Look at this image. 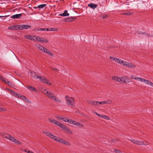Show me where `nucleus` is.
<instances>
[{"label": "nucleus", "mask_w": 153, "mask_h": 153, "mask_svg": "<svg viewBox=\"0 0 153 153\" xmlns=\"http://www.w3.org/2000/svg\"><path fill=\"white\" fill-rule=\"evenodd\" d=\"M35 46L39 50H40V48H42V46L41 45L39 44H36L35 45Z\"/></svg>", "instance_id": "ea45409f"}, {"label": "nucleus", "mask_w": 153, "mask_h": 153, "mask_svg": "<svg viewBox=\"0 0 153 153\" xmlns=\"http://www.w3.org/2000/svg\"><path fill=\"white\" fill-rule=\"evenodd\" d=\"M88 6L91 8L94 9L97 6V5L93 3H90L88 5Z\"/></svg>", "instance_id": "4be33fe9"}, {"label": "nucleus", "mask_w": 153, "mask_h": 153, "mask_svg": "<svg viewBox=\"0 0 153 153\" xmlns=\"http://www.w3.org/2000/svg\"><path fill=\"white\" fill-rule=\"evenodd\" d=\"M37 78L39 79L41 81L48 85H52V83H50L48 80L44 77L37 76Z\"/></svg>", "instance_id": "423d86ee"}, {"label": "nucleus", "mask_w": 153, "mask_h": 153, "mask_svg": "<svg viewBox=\"0 0 153 153\" xmlns=\"http://www.w3.org/2000/svg\"><path fill=\"white\" fill-rule=\"evenodd\" d=\"M137 33L139 34H142L143 35H147V34L146 33H141V32L140 33V32H137Z\"/></svg>", "instance_id": "c03bdc74"}, {"label": "nucleus", "mask_w": 153, "mask_h": 153, "mask_svg": "<svg viewBox=\"0 0 153 153\" xmlns=\"http://www.w3.org/2000/svg\"><path fill=\"white\" fill-rule=\"evenodd\" d=\"M10 141L12 142H13L15 143L16 144H18L21 145V143L18 140H17L14 137H13V136L11 137V138L10 140Z\"/></svg>", "instance_id": "a211bd4d"}, {"label": "nucleus", "mask_w": 153, "mask_h": 153, "mask_svg": "<svg viewBox=\"0 0 153 153\" xmlns=\"http://www.w3.org/2000/svg\"><path fill=\"white\" fill-rule=\"evenodd\" d=\"M50 68H51L52 70H53V71H58V70L56 68H53V67H51Z\"/></svg>", "instance_id": "37998d69"}, {"label": "nucleus", "mask_w": 153, "mask_h": 153, "mask_svg": "<svg viewBox=\"0 0 153 153\" xmlns=\"http://www.w3.org/2000/svg\"><path fill=\"white\" fill-rule=\"evenodd\" d=\"M40 91L42 93L44 94L48 97H49L52 94L50 92L47 91L46 89L44 88H42L40 90Z\"/></svg>", "instance_id": "ddd939ff"}, {"label": "nucleus", "mask_w": 153, "mask_h": 153, "mask_svg": "<svg viewBox=\"0 0 153 153\" xmlns=\"http://www.w3.org/2000/svg\"><path fill=\"white\" fill-rule=\"evenodd\" d=\"M62 120L64 122L68 123L71 124L81 128H82L84 126V125L83 124L79 123L74 120L68 119L66 118H64V119Z\"/></svg>", "instance_id": "20e7f679"}, {"label": "nucleus", "mask_w": 153, "mask_h": 153, "mask_svg": "<svg viewBox=\"0 0 153 153\" xmlns=\"http://www.w3.org/2000/svg\"><path fill=\"white\" fill-rule=\"evenodd\" d=\"M56 118L59 120H63L64 119V117H63L61 116H57Z\"/></svg>", "instance_id": "79ce46f5"}, {"label": "nucleus", "mask_w": 153, "mask_h": 153, "mask_svg": "<svg viewBox=\"0 0 153 153\" xmlns=\"http://www.w3.org/2000/svg\"><path fill=\"white\" fill-rule=\"evenodd\" d=\"M17 29L20 30H22L24 29H27L30 28L31 27L30 25H17Z\"/></svg>", "instance_id": "0eeeda50"}, {"label": "nucleus", "mask_w": 153, "mask_h": 153, "mask_svg": "<svg viewBox=\"0 0 153 153\" xmlns=\"http://www.w3.org/2000/svg\"><path fill=\"white\" fill-rule=\"evenodd\" d=\"M76 19V18L75 17H68L65 18V20L66 22H71L74 21Z\"/></svg>", "instance_id": "6ab92c4d"}, {"label": "nucleus", "mask_w": 153, "mask_h": 153, "mask_svg": "<svg viewBox=\"0 0 153 153\" xmlns=\"http://www.w3.org/2000/svg\"><path fill=\"white\" fill-rule=\"evenodd\" d=\"M48 29V31H57L58 30V29L57 28H49Z\"/></svg>", "instance_id": "7c9ffc66"}, {"label": "nucleus", "mask_w": 153, "mask_h": 153, "mask_svg": "<svg viewBox=\"0 0 153 153\" xmlns=\"http://www.w3.org/2000/svg\"><path fill=\"white\" fill-rule=\"evenodd\" d=\"M1 135L3 137L6 138L7 139L9 140H10L11 137H12V136H11L10 135L6 133H2L1 134Z\"/></svg>", "instance_id": "2eb2a0df"}, {"label": "nucleus", "mask_w": 153, "mask_h": 153, "mask_svg": "<svg viewBox=\"0 0 153 153\" xmlns=\"http://www.w3.org/2000/svg\"><path fill=\"white\" fill-rule=\"evenodd\" d=\"M39 42L44 43H48L49 42V40L45 38L40 37Z\"/></svg>", "instance_id": "f3484780"}, {"label": "nucleus", "mask_w": 153, "mask_h": 153, "mask_svg": "<svg viewBox=\"0 0 153 153\" xmlns=\"http://www.w3.org/2000/svg\"><path fill=\"white\" fill-rule=\"evenodd\" d=\"M17 25L10 26L9 27H8V29H9L11 30H18V29H17Z\"/></svg>", "instance_id": "bb28decb"}, {"label": "nucleus", "mask_w": 153, "mask_h": 153, "mask_svg": "<svg viewBox=\"0 0 153 153\" xmlns=\"http://www.w3.org/2000/svg\"><path fill=\"white\" fill-rule=\"evenodd\" d=\"M122 15H130L132 14V13L131 12H128V13H123L122 14Z\"/></svg>", "instance_id": "4c0bfd02"}, {"label": "nucleus", "mask_w": 153, "mask_h": 153, "mask_svg": "<svg viewBox=\"0 0 153 153\" xmlns=\"http://www.w3.org/2000/svg\"><path fill=\"white\" fill-rule=\"evenodd\" d=\"M114 151L117 153H121V152H120L119 150H115Z\"/></svg>", "instance_id": "a18cd8bd"}, {"label": "nucleus", "mask_w": 153, "mask_h": 153, "mask_svg": "<svg viewBox=\"0 0 153 153\" xmlns=\"http://www.w3.org/2000/svg\"><path fill=\"white\" fill-rule=\"evenodd\" d=\"M46 5V4H42L38 5V7L40 9H42L43 8L45 7Z\"/></svg>", "instance_id": "c9c22d12"}, {"label": "nucleus", "mask_w": 153, "mask_h": 153, "mask_svg": "<svg viewBox=\"0 0 153 153\" xmlns=\"http://www.w3.org/2000/svg\"><path fill=\"white\" fill-rule=\"evenodd\" d=\"M126 76L119 77L117 76H113L112 77V79L113 80L119 82L123 84H126L129 82L126 81Z\"/></svg>", "instance_id": "39448f33"}, {"label": "nucleus", "mask_w": 153, "mask_h": 153, "mask_svg": "<svg viewBox=\"0 0 153 153\" xmlns=\"http://www.w3.org/2000/svg\"><path fill=\"white\" fill-rule=\"evenodd\" d=\"M27 88L28 90L30 89L31 90L34 91H35L36 90L34 87L30 86H28Z\"/></svg>", "instance_id": "f704fd0d"}, {"label": "nucleus", "mask_w": 153, "mask_h": 153, "mask_svg": "<svg viewBox=\"0 0 153 153\" xmlns=\"http://www.w3.org/2000/svg\"><path fill=\"white\" fill-rule=\"evenodd\" d=\"M100 117L106 120H109L110 119V118L108 116L101 114Z\"/></svg>", "instance_id": "2f4dec72"}, {"label": "nucleus", "mask_w": 153, "mask_h": 153, "mask_svg": "<svg viewBox=\"0 0 153 153\" xmlns=\"http://www.w3.org/2000/svg\"><path fill=\"white\" fill-rule=\"evenodd\" d=\"M105 101V104H111L112 101L111 100H108L106 101Z\"/></svg>", "instance_id": "473e14b6"}, {"label": "nucleus", "mask_w": 153, "mask_h": 153, "mask_svg": "<svg viewBox=\"0 0 153 153\" xmlns=\"http://www.w3.org/2000/svg\"><path fill=\"white\" fill-rule=\"evenodd\" d=\"M48 120L49 122L58 126L60 123L56 120L53 118H49Z\"/></svg>", "instance_id": "dca6fc26"}, {"label": "nucleus", "mask_w": 153, "mask_h": 153, "mask_svg": "<svg viewBox=\"0 0 153 153\" xmlns=\"http://www.w3.org/2000/svg\"><path fill=\"white\" fill-rule=\"evenodd\" d=\"M130 140L133 143L139 145H147L148 143L147 142H144L143 141H138L137 140L131 139Z\"/></svg>", "instance_id": "f8f14e48"}, {"label": "nucleus", "mask_w": 153, "mask_h": 153, "mask_svg": "<svg viewBox=\"0 0 153 153\" xmlns=\"http://www.w3.org/2000/svg\"><path fill=\"white\" fill-rule=\"evenodd\" d=\"M32 37L33 35H26L24 36V37L25 38L27 39L30 40H32Z\"/></svg>", "instance_id": "c85d7f7f"}, {"label": "nucleus", "mask_w": 153, "mask_h": 153, "mask_svg": "<svg viewBox=\"0 0 153 153\" xmlns=\"http://www.w3.org/2000/svg\"><path fill=\"white\" fill-rule=\"evenodd\" d=\"M140 81L141 82H143L146 85H149L153 87V83L149 80L143 78L141 77Z\"/></svg>", "instance_id": "9b49d317"}, {"label": "nucleus", "mask_w": 153, "mask_h": 153, "mask_svg": "<svg viewBox=\"0 0 153 153\" xmlns=\"http://www.w3.org/2000/svg\"><path fill=\"white\" fill-rule=\"evenodd\" d=\"M6 89L7 91H9L10 92V93L13 96H14V95H15L16 93L14 92L13 90L8 88H6Z\"/></svg>", "instance_id": "72a5a7b5"}, {"label": "nucleus", "mask_w": 153, "mask_h": 153, "mask_svg": "<svg viewBox=\"0 0 153 153\" xmlns=\"http://www.w3.org/2000/svg\"><path fill=\"white\" fill-rule=\"evenodd\" d=\"M34 30L36 31H48V28H40L39 29H35Z\"/></svg>", "instance_id": "a878e982"}, {"label": "nucleus", "mask_w": 153, "mask_h": 153, "mask_svg": "<svg viewBox=\"0 0 153 153\" xmlns=\"http://www.w3.org/2000/svg\"><path fill=\"white\" fill-rule=\"evenodd\" d=\"M0 80L4 83L8 85L11 87H13L14 86V85L11 82L8 81L6 79L1 76H0Z\"/></svg>", "instance_id": "6e6552de"}, {"label": "nucleus", "mask_w": 153, "mask_h": 153, "mask_svg": "<svg viewBox=\"0 0 153 153\" xmlns=\"http://www.w3.org/2000/svg\"><path fill=\"white\" fill-rule=\"evenodd\" d=\"M69 15V14L68 13L67 11L65 10L62 13H61L59 14V16H67Z\"/></svg>", "instance_id": "b1692460"}, {"label": "nucleus", "mask_w": 153, "mask_h": 153, "mask_svg": "<svg viewBox=\"0 0 153 153\" xmlns=\"http://www.w3.org/2000/svg\"><path fill=\"white\" fill-rule=\"evenodd\" d=\"M42 48H40L39 50H40L42 52H44L47 53L48 54L51 56H53V54L46 48L44 47L43 46H42Z\"/></svg>", "instance_id": "9d476101"}, {"label": "nucleus", "mask_w": 153, "mask_h": 153, "mask_svg": "<svg viewBox=\"0 0 153 153\" xmlns=\"http://www.w3.org/2000/svg\"><path fill=\"white\" fill-rule=\"evenodd\" d=\"M110 59L116 62L125 66L126 67L128 68H133L136 67V65L131 63L129 62H127L124 61L120 59L116 58L114 57L110 56Z\"/></svg>", "instance_id": "f03ea898"}, {"label": "nucleus", "mask_w": 153, "mask_h": 153, "mask_svg": "<svg viewBox=\"0 0 153 153\" xmlns=\"http://www.w3.org/2000/svg\"><path fill=\"white\" fill-rule=\"evenodd\" d=\"M22 15L21 14H16L15 15H13L10 18H11L16 19L19 18Z\"/></svg>", "instance_id": "393cba45"}, {"label": "nucleus", "mask_w": 153, "mask_h": 153, "mask_svg": "<svg viewBox=\"0 0 153 153\" xmlns=\"http://www.w3.org/2000/svg\"><path fill=\"white\" fill-rule=\"evenodd\" d=\"M22 150V151H24V152H27V151H27V149H25L24 150Z\"/></svg>", "instance_id": "3c124183"}, {"label": "nucleus", "mask_w": 153, "mask_h": 153, "mask_svg": "<svg viewBox=\"0 0 153 153\" xmlns=\"http://www.w3.org/2000/svg\"><path fill=\"white\" fill-rule=\"evenodd\" d=\"M32 40L34 41L39 42V40L40 37L38 36L33 35V37H32Z\"/></svg>", "instance_id": "412c9836"}, {"label": "nucleus", "mask_w": 153, "mask_h": 153, "mask_svg": "<svg viewBox=\"0 0 153 153\" xmlns=\"http://www.w3.org/2000/svg\"><path fill=\"white\" fill-rule=\"evenodd\" d=\"M49 98L54 101L57 103H60L61 102V101L60 99L56 97L52 93Z\"/></svg>", "instance_id": "4468645a"}, {"label": "nucleus", "mask_w": 153, "mask_h": 153, "mask_svg": "<svg viewBox=\"0 0 153 153\" xmlns=\"http://www.w3.org/2000/svg\"><path fill=\"white\" fill-rule=\"evenodd\" d=\"M38 6H37V7H33V8L35 9H36L38 8Z\"/></svg>", "instance_id": "603ef678"}, {"label": "nucleus", "mask_w": 153, "mask_h": 153, "mask_svg": "<svg viewBox=\"0 0 153 153\" xmlns=\"http://www.w3.org/2000/svg\"><path fill=\"white\" fill-rule=\"evenodd\" d=\"M96 114L98 116H99V117H100V116L101 115V114H99L98 113H97L96 112H95L94 113Z\"/></svg>", "instance_id": "49530a36"}, {"label": "nucleus", "mask_w": 153, "mask_h": 153, "mask_svg": "<svg viewBox=\"0 0 153 153\" xmlns=\"http://www.w3.org/2000/svg\"><path fill=\"white\" fill-rule=\"evenodd\" d=\"M14 96L16 97L20 98L21 100L27 102H29L30 101L29 100L27 99L25 96L22 95L17 93H16L15 95H14Z\"/></svg>", "instance_id": "1a4fd4ad"}, {"label": "nucleus", "mask_w": 153, "mask_h": 153, "mask_svg": "<svg viewBox=\"0 0 153 153\" xmlns=\"http://www.w3.org/2000/svg\"><path fill=\"white\" fill-rule=\"evenodd\" d=\"M97 105H104V104H105V101H102V102H98V101H97Z\"/></svg>", "instance_id": "e433bc0d"}, {"label": "nucleus", "mask_w": 153, "mask_h": 153, "mask_svg": "<svg viewBox=\"0 0 153 153\" xmlns=\"http://www.w3.org/2000/svg\"><path fill=\"white\" fill-rule=\"evenodd\" d=\"M27 153H33V152L30 151L28 150V151L27 152Z\"/></svg>", "instance_id": "09e8293b"}, {"label": "nucleus", "mask_w": 153, "mask_h": 153, "mask_svg": "<svg viewBox=\"0 0 153 153\" xmlns=\"http://www.w3.org/2000/svg\"><path fill=\"white\" fill-rule=\"evenodd\" d=\"M87 103L89 104L93 105H97V101H94L92 100H88L87 101Z\"/></svg>", "instance_id": "aec40b11"}, {"label": "nucleus", "mask_w": 153, "mask_h": 153, "mask_svg": "<svg viewBox=\"0 0 153 153\" xmlns=\"http://www.w3.org/2000/svg\"><path fill=\"white\" fill-rule=\"evenodd\" d=\"M65 99L66 100V104L69 107H71L74 106L75 102L74 98L73 97L66 96Z\"/></svg>", "instance_id": "7ed1b4c3"}, {"label": "nucleus", "mask_w": 153, "mask_h": 153, "mask_svg": "<svg viewBox=\"0 0 153 153\" xmlns=\"http://www.w3.org/2000/svg\"><path fill=\"white\" fill-rule=\"evenodd\" d=\"M30 75L31 76L34 78H37L36 74L33 72H30Z\"/></svg>", "instance_id": "c756f323"}, {"label": "nucleus", "mask_w": 153, "mask_h": 153, "mask_svg": "<svg viewBox=\"0 0 153 153\" xmlns=\"http://www.w3.org/2000/svg\"><path fill=\"white\" fill-rule=\"evenodd\" d=\"M65 131L67 132L68 133H69L71 134H72V132L71 131L68 127L67 128V129H66Z\"/></svg>", "instance_id": "58836bf2"}, {"label": "nucleus", "mask_w": 153, "mask_h": 153, "mask_svg": "<svg viewBox=\"0 0 153 153\" xmlns=\"http://www.w3.org/2000/svg\"><path fill=\"white\" fill-rule=\"evenodd\" d=\"M7 109L6 108H0V111H6Z\"/></svg>", "instance_id": "a19ab883"}, {"label": "nucleus", "mask_w": 153, "mask_h": 153, "mask_svg": "<svg viewBox=\"0 0 153 153\" xmlns=\"http://www.w3.org/2000/svg\"><path fill=\"white\" fill-rule=\"evenodd\" d=\"M43 132L49 137L62 144L67 146H70V144L68 141L65 140L62 138H59L53 135L49 131H43Z\"/></svg>", "instance_id": "f257e3e1"}, {"label": "nucleus", "mask_w": 153, "mask_h": 153, "mask_svg": "<svg viewBox=\"0 0 153 153\" xmlns=\"http://www.w3.org/2000/svg\"><path fill=\"white\" fill-rule=\"evenodd\" d=\"M107 17V16L106 15H104L103 16V18L104 19H105Z\"/></svg>", "instance_id": "8fccbe9b"}, {"label": "nucleus", "mask_w": 153, "mask_h": 153, "mask_svg": "<svg viewBox=\"0 0 153 153\" xmlns=\"http://www.w3.org/2000/svg\"><path fill=\"white\" fill-rule=\"evenodd\" d=\"M60 128H62L64 131H65L66 129L67 128L66 126L60 123L58 126Z\"/></svg>", "instance_id": "5701e85b"}, {"label": "nucleus", "mask_w": 153, "mask_h": 153, "mask_svg": "<svg viewBox=\"0 0 153 153\" xmlns=\"http://www.w3.org/2000/svg\"><path fill=\"white\" fill-rule=\"evenodd\" d=\"M9 15H7V16H0V18L3 17H7L8 16H9Z\"/></svg>", "instance_id": "de8ad7c7"}, {"label": "nucleus", "mask_w": 153, "mask_h": 153, "mask_svg": "<svg viewBox=\"0 0 153 153\" xmlns=\"http://www.w3.org/2000/svg\"><path fill=\"white\" fill-rule=\"evenodd\" d=\"M131 78L133 79L137 80L140 81L141 77H137L136 76L134 75H132L131 76Z\"/></svg>", "instance_id": "cd10ccee"}]
</instances>
